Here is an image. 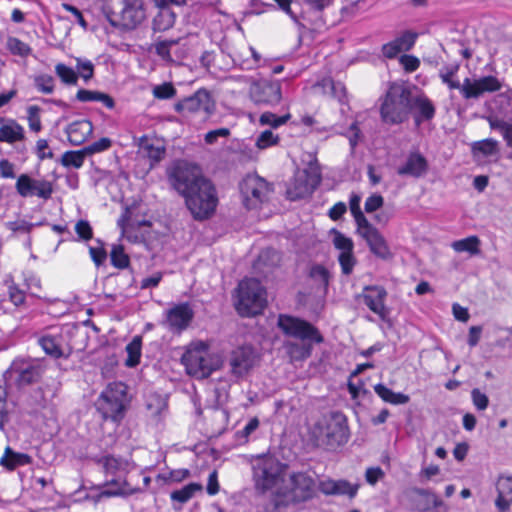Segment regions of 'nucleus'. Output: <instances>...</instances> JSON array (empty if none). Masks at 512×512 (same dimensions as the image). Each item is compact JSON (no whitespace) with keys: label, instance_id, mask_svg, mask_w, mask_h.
<instances>
[{"label":"nucleus","instance_id":"nucleus-7","mask_svg":"<svg viewBox=\"0 0 512 512\" xmlns=\"http://www.w3.org/2000/svg\"><path fill=\"white\" fill-rule=\"evenodd\" d=\"M130 403L128 386L123 382L109 383L97 401V410L105 420L121 421Z\"/></svg>","mask_w":512,"mask_h":512},{"label":"nucleus","instance_id":"nucleus-17","mask_svg":"<svg viewBox=\"0 0 512 512\" xmlns=\"http://www.w3.org/2000/svg\"><path fill=\"white\" fill-rule=\"evenodd\" d=\"M249 94L257 105L274 106L282 99L281 84L277 80L262 79L251 85Z\"/></svg>","mask_w":512,"mask_h":512},{"label":"nucleus","instance_id":"nucleus-6","mask_svg":"<svg viewBox=\"0 0 512 512\" xmlns=\"http://www.w3.org/2000/svg\"><path fill=\"white\" fill-rule=\"evenodd\" d=\"M103 11L108 22L122 31L136 29L146 18L142 0H107Z\"/></svg>","mask_w":512,"mask_h":512},{"label":"nucleus","instance_id":"nucleus-11","mask_svg":"<svg viewBox=\"0 0 512 512\" xmlns=\"http://www.w3.org/2000/svg\"><path fill=\"white\" fill-rule=\"evenodd\" d=\"M167 175L172 188L182 197L192 192L202 182L209 180L203 175L198 165L184 160L176 161Z\"/></svg>","mask_w":512,"mask_h":512},{"label":"nucleus","instance_id":"nucleus-52","mask_svg":"<svg viewBox=\"0 0 512 512\" xmlns=\"http://www.w3.org/2000/svg\"><path fill=\"white\" fill-rule=\"evenodd\" d=\"M41 108L36 105L29 106L27 108L28 113V124L29 128L34 132H40L42 129L41 119H40Z\"/></svg>","mask_w":512,"mask_h":512},{"label":"nucleus","instance_id":"nucleus-42","mask_svg":"<svg viewBox=\"0 0 512 512\" xmlns=\"http://www.w3.org/2000/svg\"><path fill=\"white\" fill-rule=\"evenodd\" d=\"M55 73L66 85H77L78 83L77 72L63 63H58L55 66Z\"/></svg>","mask_w":512,"mask_h":512},{"label":"nucleus","instance_id":"nucleus-34","mask_svg":"<svg viewBox=\"0 0 512 512\" xmlns=\"http://www.w3.org/2000/svg\"><path fill=\"white\" fill-rule=\"evenodd\" d=\"M320 86L324 89L325 93H329L333 98L343 103L346 99V87L340 81H334L330 78L323 79Z\"/></svg>","mask_w":512,"mask_h":512},{"label":"nucleus","instance_id":"nucleus-5","mask_svg":"<svg viewBox=\"0 0 512 512\" xmlns=\"http://www.w3.org/2000/svg\"><path fill=\"white\" fill-rule=\"evenodd\" d=\"M458 70V64L444 66L439 71V77L450 89H458L466 100L478 99L485 93L496 92L502 88L499 79L492 75L478 79L465 78L463 83H460L453 79Z\"/></svg>","mask_w":512,"mask_h":512},{"label":"nucleus","instance_id":"nucleus-9","mask_svg":"<svg viewBox=\"0 0 512 512\" xmlns=\"http://www.w3.org/2000/svg\"><path fill=\"white\" fill-rule=\"evenodd\" d=\"M266 303V291L258 279L246 278L239 282L235 307L241 316L260 314Z\"/></svg>","mask_w":512,"mask_h":512},{"label":"nucleus","instance_id":"nucleus-59","mask_svg":"<svg viewBox=\"0 0 512 512\" xmlns=\"http://www.w3.org/2000/svg\"><path fill=\"white\" fill-rule=\"evenodd\" d=\"M122 484L123 483L119 479L112 478L105 483L109 488L102 491L100 495L105 497L121 495L124 493Z\"/></svg>","mask_w":512,"mask_h":512},{"label":"nucleus","instance_id":"nucleus-57","mask_svg":"<svg viewBox=\"0 0 512 512\" xmlns=\"http://www.w3.org/2000/svg\"><path fill=\"white\" fill-rule=\"evenodd\" d=\"M176 94V89L171 83H163L153 88V96L157 99H170Z\"/></svg>","mask_w":512,"mask_h":512},{"label":"nucleus","instance_id":"nucleus-36","mask_svg":"<svg viewBox=\"0 0 512 512\" xmlns=\"http://www.w3.org/2000/svg\"><path fill=\"white\" fill-rule=\"evenodd\" d=\"M142 339L140 336H135L132 341L126 346L128 357L126 359L127 367H135L140 363Z\"/></svg>","mask_w":512,"mask_h":512},{"label":"nucleus","instance_id":"nucleus-48","mask_svg":"<svg viewBox=\"0 0 512 512\" xmlns=\"http://www.w3.org/2000/svg\"><path fill=\"white\" fill-rule=\"evenodd\" d=\"M359 485L351 484L349 481L341 479L335 480L334 495H345L354 498L358 492Z\"/></svg>","mask_w":512,"mask_h":512},{"label":"nucleus","instance_id":"nucleus-27","mask_svg":"<svg viewBox=\"0 0 512 512\" xmlns=\"http://www.w3.org/2000/svg\"><path fill=\"white\" fill-rule=\"evenodd\" d=\"M412 110H415L414 121L419 126L423 121L433 119L435 115V107L426 96L411 95Z\"/></svg>","mask_w":512,"mask_h":512},{"label":"nucleus","instance_id":"nucleus-31","mask_svg":"<svg viewBox=\"0 0 512 512\" xmlns=\"http://www.w3.org/2000/svg\"><path fill=\"white\" fill-rule=\"evenodd\" d=\"M375 393L387 403L392 405H403L410 401V397L401 392H394L382 383L374 385Z\"/></svg>","mask_w":512,"mask_h":512},{"label":"nucleus","instance_id":"nucleus-13","mask_svg":"<svg viewBox=\"0 0 512 512\" xmlns=\"http://www.w3.org/2000/svg\"><path fill=\"white\" fill-rule=\"evenodd\" d=\"M321 181V174L316 164L310 163L308 169L298 170L287 188V197L299 200L309 196L317 188Z\"/></svg>","mask_w":512,"mask_h":512},{"label":"nucleus","instance_id":"nucleus-10","mask_svg":"<svg viewBox=\"0 0 512 512\" xmlns=\"http://www.w3.org/2000/svg\"><path fill=\"white\" fill-rule=\"evenodd\" d=\"M183 198L193 219L197 221L209 219L218 205L216 188L210 180L202 182Z\"/></svg>","mask_w":512,"mask_h":512},{"label":"nucleus","instance_id":"nucleus-22","mask_svg":"<svg viewBox=\"0 0 512 512\" xmlns=\"http://www.w3.org/2000/svg\"><path fill=\"white\" fill-rule=\"evenodd\" d=\"M360 236L365 239L370 251L376 257L382 260H390L393 258L387 241L383 235L371 223L357 229Z\"/></svg>","mask_w":512,"mask_h":512},{"label":"nucleus","instance_id":"nucleus-32","mask_svg":"<svg viewBox=\"0 0 512 512\" xmlns=\"http://www.w3.org/2000/svg\"><path fill=\"white\" fill-rule=\"evenodd\" d=\"M175 19L176 15L169 7H162L153 19V30L166 31L174 25Z\"/></svg>","mask_w":512,"mask_h":512},{"label":"nucleus","instance_id":"nucleus-51","mask_svg":"<svg viewBox=\"0 0 512 512\" xmlns=\"http://www.w3.org/2000/svg\"><path fill=\"white\" fill-rule=\"evenodd\" d=\"M473 151L480 152L484 156H491L498 151V142L494 139L478 141L473 145Z\"/></svg>","mask_w":512,"mask_h":512},{"label":"nucleus","instance_id":"nucleus-41","mask_svg":"<svg viewBox=\"0 0 512 512\" xmlns=\"http://www.w3.org/2000/svg\"><path fill=\"white\" fill-rule=\"evenodd\" d=\"M6 48L13 55L20 57H27L31 54V47L16 37H8L6 41Z\"/></svg>","mask_w":512,"mask_h":512},{"label":"nucleus","instance_id":"nucleus-26","mask_svg":"<svg viewBox=\"0 0 512 512\" xmlns=\"http://www.w3.org/2000/svg\"><path fill=\"white\" fill-rule=\"evenodd\" d=\"M92 132L93 124L87 119L74 121L66 128L70 143L76 146L83 144Z\"/></svg>","mask_w":512,"mask_h":512},{"label":"nucleus","instance_id":"nucleus-38","mask_svg":"<svg viewBox=\"0 0 512 512\" xmlns=\"http://www.w3.org/2000/svg\"><path fill=\"white\" fill-rule=\"evenodd\" d=\"M87 156L86 152H84V148L77 151H67L61 157V164L65 167L79 169L82 167Z\"/></svg>","mask_w":512,"mask_h":512},{"label":"nucleus","instance_id":"nucleus-12","mask_svg":"<svg viewBox=\"0 0 512 512\" xmlns=\"http://www.w3.org/2000/svg\"><path fill=\"white\" fill-rule=\"evenodd\" d=\"M182 363L187 373L197 379L209 377L219 367L218 357L210 354L203 344L187 350L182 356Z\"/></svg>","mask_w":512,"mask_h":512},{"label":"nucleus","instance_id":"nucleus-1","mask_svg":"<svg viewBox=\"0 0 512 512\" xmlns=\"http://www.w3.org/2000/svg\"><path fill=\"white\" fill-rule=\"evenodd\" d=\"M315 496V481L304 472L289 476V486L273 491L263 506L264 512H286L289 507L299 506Z\"/></svg>","mask_w":512,"mask_h":512},{"label":"nucleus","instance_id":"nucleus-18","mask_svg":"<svg viewBox=\"0 0 512 512\" xmlns=\"http://www.w3.org/2000/svg\"><path fill=\"white\" fill-rule=\"evenodd\" d=\"M215 109V103L206 89H199L193 95L175 104V110L183 115L204 111L211 115Z\"/></svg>","mask_w":512,"mask_h":512},{"label":"nucleus","instance_id":"nucleus-39","mask_svg":"<svg viewBox=\"0 0 512 512\" xmlns=\"http://www.w3.org/2000/svg\"><path fill=\"white\" fill-rule=\"evenodd\" d=\"M110 260L111 264L118 269H125L130 265V258L121 244L112 246Z\"/></svg>","mask_w":512,"mask_h":512},{"label":"nucleus","instance_id":"nucleus-19","mask_svg":"<svg viewBox=\"0 0 512 512\" xmlns=\"http://www.w3.org/2000/svg\"><path fill=\"white\" fill-rule=\"evenodd\" d=\"M193 318L194 311L190 304L180 303L166 311L162 325L173 333H181L188 328Z\"/></svg>","mask_w":512,"mask_h":512},{"label":"nucleus","instance_id":"nucleus-8","mask_svg":"<svg viewBox=\"0 0 512 512\" xmlns=\"http://www.w3.org/2000/svg\"><path fill=\"white\" fill-rule=\"evenodd\" d=\"M288 466L275 457H262L253 465V482L257 496H264L268 491L284 482Z\"/></svg>","mask_w":512,"mask_h":512},{"label":"nucleus","instance_id":"nucleus-33","mask_svg":"<svg viewBox=\"0 0 512 512\" xmlns=\"http://www.w3.org/2000/svg\"><path fill=\"white\" fill-rule=\"evenodd\" d=\"M488 122L490 128L493 130H498L502 134L506 145L512 148V117L506 121L498 117L490 116L488 117Z\"/></svg>","mask_w":512,"mask_h":512},{"label":"nucleus","instance_id":"nucleus-45","mask_svg":"<svg viewBox=\"0 0 512 512\" xmlns=\"http://www.w3.org/2000/svg\"><path fill=\"white\" fill-rule=\"evenodd\" d=\"M291 118V115L289 113L283 115V116H277L276 114L272 112H264L260 118L259 122L261 125H268L272 128H278L281 125L287 123V121Z\"/></svg>","mask_w":512,"mask_h":512},{"label":"nucleus","instance_id":"nucleus-56","mask_svg":"<svg viewBox=\"0 0 512 512\" xmlns=\"http://www.w3.org/2000/svg\"><path fill=\"white\" fill-rule=\"evenodd\" d=\"M279 141L278 135H274L271 130H265L260 133L256 139V146L259 149H266L277 144Z\"/></svg>","mask_w":512,"mask_h":512},{"label":"nucleus","instance_id":"nucleus-58","mask_svg":"<svg viewBox=\"0 0 512 512\" xmlns=\"http://www.w3.org/2000/svg\"><path fill=\"white\" fill-rule=\"evenodd\" d=\"M417 34L405 31L401 36L395 39L402 51H409L415 44Z\"/></svg>","mask_w":512,"mask_h":512},{"label":"nucleus","instance_id":"nucleus-21","mask_svg":"<svg viewBox=\"0 0 512 512\" xmlns=\"http://www.w3.org/2000/svg\"><path fill=\"white\" fill-rule=\"evenodd\" d=\"M258 361V355L251 346L234 349L229 357L231 373L236 377L246 375Z\"/></svg>","mask_w":512,"mask_h":512},{"label":"nucleus","instance_id":"nucleus-24","mask_svg":"<svg viewBox=\"0 0 512 512\" xmlns=\"http://www.w3.org/2000/svg\"><path fill=\"white\" fill-rule=\"evenodd\" d=\"M38 343L43 351L54 359H67L72 352L61 334L44 335L38 340Z\"/></svg>","mask_w":512,"mask_h":512},{"label":"nucleus","instance_id":"nucleus-29","mask_svg":"<svg viewBox=\"0 0 512 512\" xmlns=\"http://www.w3.org/2000/svg\"><path fill=\"white\" fill-rule=\"evenodd\" d=\"M31 462L32 458L30 455L16 452L9 446L5 448L4 454L0 458V465L9 471H13L20 466L28 465Z\"/></svg>","mask_w":512,"mask_h":512},{"label":"nucleus","instance_id":"nucleus-20","mask_svg":"<svg viewBox=\"0 0 512 512\" xmlns=\"http://www.w3.org/2000/svg\"><path fill=\"white\" fill-rule=\"evenodd\" d=\"M17 193L26 198L38 196L42 199H49L53 193V185L47 180H35L27 174H21L15 184Z\"/></svg>","mask_w":512,"mask_h":512},{"label":"nucleus","instance_id":"nucleus-23","mask_svg":"<svg viewBox=\"0 0 512 512\" xmlns=\"http://www.w3.org/2000/svg\"><path fill=\"white\" fill-rule=\"evenodd\" d=\"M365 305L382 320H385L389 310L385 305L387 291L382 286H366L361 295Z\"/></svg>","mask_w":512,"mask_h":512},{"label":"nucleus","instance_id":"nucleus-60","mask_svg":"<svg viewBox=\"0 0 512 512\" xmlns=\"http://www.w3.org/2000/svg\"><path fill=\"white\" fill-rule=\"evenodd\" d=\"M385 477V472L379 466L369 467L365 472V480L368 484L374 486L378 481Z\"/></svg>","mask_w":512,"mask_h":512},{"label":"nucleus","instance_id":"nucleus-44","mask_svg":"<svg viewBox=\"0 0 512 512\" xmlns=\"http://www.w3.org/2000/svg\"><path fill=\"white\" fill-rule=\"evenodd\" d=\"M332 232L334 234L333 245L337 250L340 251V253L354 251V243L351 238L345 236L343 233L335 229H333Z\"/></svg>","mask_w":512,"mask_h":512},{"label":"nucleus","instance_id":"nucleus-55","mask_svg":"<svg viewBox=\"0 0 512 512\" xmlns=\"http://www.w3.org/2000/svg\"><path fill=\"white\" fill-rule=\"evenodd\" d=\"M111 145H112L111 139L108 137H103V138L91 143L90 145L85 146L84 152H86V154L88 156H91L93 154L108 150L111 147Z\"/></svg>","mask_w":512,"mask_h":512},{"label":"nucleus","instance_id":"nucleus-14","mask_svg":"<svg viewBox=\"0 0 512 512\" xmlns=\"http://www.w3.org/2000/svg\"><path fill=\"white\" fill-rule=\"evenodd\" d=\"M407 507L415 512H448V506L432 490L412 487L405 491Z\"/></svg>","mask_w":512,"mask_h":512},{"label":"nucleus","instance_id":"nucleus-3","mask_svg":"<svg viewBox=\"0 0 512 512\" xmlns=\"http://www.w3.org/2000/svg\"><path fill=\"white\" fill-rule=\"evenodd\" d=\"M412 92L403 83L393 82L381 98L380 117L388 125L402 124L412 111Z\"/></svg>","mask_w":512,"mask_h":512},{"label":"nucleus","instance_id":"nucleus-15","mask_svg":"<svg viewBox=\"0 0 512 512\" xmlns=\"http://www.w3.org/2000/svg\"><path fill=\"white\" fill-rule=\"evenodd\" d=\"M46 368L43 360L18 358L11 363L9 372L14 376L16 384L23 387L38 383Z\"/></svg>","mask_w":512,"mask_h":512},{"label":"nucleus","instance_id":"nucleus-16","mask_svg":"<svg viewBox=\"0 0 512 512\" xmlns=\"http://www.w3.org/2000/svg\"><path fill=\"white\" fill-rule=\"evenodd\" d=\"M271 191L270 184L256 175L247 176L240 184L243 204L247 209L258 208L268 199Z\"/></svg>","mask_w":512,"mask_h":512},{"label":"nucleus","instance_id":"nucleus-46","mask_svg":"<svg viewBox=\"0 0 512 512\" xmlns=\"http://www.w3.org/2000/svg\"><path fill=\"white\" fill-rule=\"evenodd\" d=\"M76 69L78 78H82L85 82L94 77V64L88 59L76 58Z\"/></svg>","mask_w":512,"mask_h":512},{"label":"nucleus","instance_id":"nucleus-40","mask_svg":"<svg viewBox=\"0 0 512 512\" xmlns=\"http://www.w3.org/2000/svg\"><path fill=\"white\" fill-rule=\"evenodd\" d=\"M360 202H361V196L352 193L349 200V206L352 216L355 219V222L357 224V229L365 226L366 224L370 223L366 217L364 216L361 208H360Z\"/></svg>","mask_w":512,"mask_h":512},{"label":"nucleus","instance_id":"nucleus-30","mask_svg":"<svg viewBox=\"0 0 512 512\" xmlns=\"http://www.w3.org/2000/svg\"><path fill=\"white\" fill-rule=\"evenodd\" d=\"M25 139L24 128L15 120H8L0 127V142L15 143Z\"/></svg>","mask_w":512,"mask_h":512},{"label":"nucleus","instance_id":"nucleus-61","mask_svg":"<svg viewBox=\"0 0 512 512\" xmlns=\"http://www.w3.org/2000/svg\"><path fill=\"white\" fill-rule=\"evenodd\" d=\"M100 463L106 474L114 475L119 470L121 462L113 456H105L101 458Z\"/></svg>","mask_w":512,"mask_h":512},{"label":"nucleus","instance_id":"nucleus-49","mask_svg":"<svg viewBox=\"0 0 512 512\" xmlns=\"http://www.w3.org/2000/svg\"><path fill=\"white\" fill-rule=\"evenodd\" d=\"M338 262L340 264L342 274L349 276L353 272V269L357 264V259L354 256V251L340 253L338 256Z\"/></svg>","mask_w":512,"mask_h":512},{"label":"nucleus","instance_id":"nucleus-54","mask_svg":"<svg viewBox=\"0 0 512 512\" xmlns=\"http://www.w3.org/2000/svg\"><path fill=\"white\" fill-rule=\"evenodd\" d=\"M8 296L10 301L17 307L25 304L26 292L16 283L11 282L8 285Z\"/></svg>","mask_w":512,"mask_h":512},{"label":"nucleus","instance_id":"nucleus-28","mask_svg":"<svg viewBox=\"0 0 512 512\" xmlns=\"http://www.w3.org/2000/svg\"><path fill=\"white\" fill-rule=\"evenodd\" d=\"M495 505L498 512H507L512 504V477H500L496 484Z\"/></svg>","mask_w":512,"mask_h":512},{"label":"nucleus","instance_id":"nucleus-4","mask_svg":"<svg viewBox=\"0 0 512 512\" xmlns=\"http://www.w3.org/2000/svg\"><path fill=\"white\" fill-rule=\"evenodd\" d=\"M317 446L335 449L347 443L349 428L346 416L339 411L323 415L312 428Z\"/></svg>","mask_w":512,"mask_h":512},{"label":"nucleus","instance_id":"nucleus-53","mask_svg":"<svg viewBox=\"0 0 512 512\" xmlns=\"http://www.w3.org/2000/svg\"><path fill=\"white\" fill-rule=\"evenodd\" d=\"M9 422V415L7 409V390L4 385L0 383V430H5V425Z\"/></svg>","mask_w":512,"mask_h":512},{"label":"nucleus","instance_id":"nucleus-35","mask_svg":"<svg viewBox=\"0 0 512 512\" xmlns=\"http://www.w3.org/2000/svg\"><path fill=\"white\" fill-rule=\"evenodd\" d=\"M451 246L459 253L468 252L471 255H477L480 253V240L477 236H469L467 238L454 241Z\"/></svg>","mask_w":512,"mask_h":512},{"label":"nucleus","instance_id":"nucleus-63","mask_svg":"<svg viewBox=\"0 0 512 512\" xmlns=\"http://www.w3.org/2000/svg\"><path fill=\"white\" fill-rule=\"evenodd\" d=\"M472 401L478 410H485L488 407L489 399L486 394L475 388L471 392Z\"/></svg>","mask_w":512,"mask_h":512},{"label":"nucleus","instance_id":"nucleus-37","mask_svg":"<svg viewBox=\"0 0 512 512\" xmlns=\"http://www.w3.org/2000/svg\"><path fill=\"white\" fill-rule=\"evenodd\" d=\"M202 490V485L198 483H189L179 490H175L171 493V499L181 504L188 502L197 491Z\"/></svg>","mask_w":512,"mask_h":512},{"label":"nucleus","instance_id":"nucleus-43","mask_svg":"<svg viewBox=\"0 0 512 512\" xmlns=\"http://www.w3.org/2000/svg\"><path fill=\"white\" fill-rule=\"evenodd\" d=\"M140 147L146 153L147 157L155 163L159 162L164 157V147L154 146L145 136L141 138Z\"/></svg>","mask_w":512,"mask_h":512},{"label":"nucleus","instance_id":"nucleus-64","mask_svg":"<svg viewBox=\"0 0 512 512\" xmlns=\"http://www.w3.org/2000/svg\"><path fill=\"white\" fill-rule=\"evenodd\" d=\"M75 231L83 240H90L93 236L92 228L86 220H79L75 225Z\"/></svg>","mask_w":512,"mask_h":512},{"label":"nucleus","instance_id":"nucleus-25","mask_svg":"<svg viewBox=\"0 0 512 512\" xmlns=\"http://www.w3.org/2000/svg\"><path fill=\"white\" fill-rule=\"evenodd\" d=\"M427 169L428 163L425 157L418 152H414L410 153L405 164L397 169V174L419 178L426 173Z\"/></svg>","mask_w":512,"mask_h":512},{"label":"nucleus","instance_id":"nucleus-2","mask_svg":"<svg viewBox=\"0 0 512 512\" xmlns=\"http://www.w3.org/2000/svg\"><path fill=\"white\" fill-rule=\"evenodd\" d=\"M277 325L285 336L299 339L303 344L291 343L287 347L291 354L298 353L299 358L305 359L311 355L312 347L306 344V341L314 343H322L323 336L319 330L311 323L286 314L278 316Z\"/></svg>","mask_w":512,"mask_h":512},{"label":"nucleus","instance_id":"nucleus-47","mask_svg":"<svg viewBox=\"0 0 512 512\" xmlns=\"http://www.w3.org/2000/svg\"><path fill=\"white\" fill-rule=\"evenodd\" d=\"M309 276L315 282H318L320 285H322L324 289H327L330 281V273L323 265H313L310 269Z\"/></svg>","mask_w":512,"mask_h":512},{"label":"nucleus","instance_id":"nucleus-50","mask_svg":"<svg viewBox=\"0 0 512 512\" xmlns=\"http://www.w3.org/2000/svg\"><path fill=\"white\" fill-rule=\"evenodd\" d=\"M34 86L39 92L51 94L54 91V78L48 74H41L34 77Z\"/></svg>","mask_w":512,"mask_h":512},{"label":"nucleus","instance_id":"nucleus-62","mask_svg":"<svg viewBox=\"0 0 512 512\" xmlns=\"http://www.w3.org/2000/svg\"><path fill=\"white\" fill-rule=\"evenodd\" d=\"M383 204V197L379 194H373L366 199L364 208L367 213H372L381 208Z\"/></svg>","mask_w":512,"mask_h":512}]
</instances>
